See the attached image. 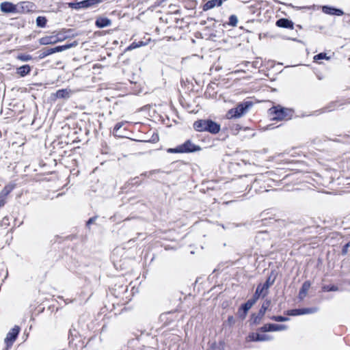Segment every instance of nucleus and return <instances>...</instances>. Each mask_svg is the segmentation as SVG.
<instances>
[{
	"label": "nucleus",
	"instance_id": "1",
	"mask_svg": "<svg viewBox=\"0 0 350 350\" xmlns=\"http://www.w3.org/2000/svg\"><path fill=\"white\" fill-rule=\"evenodd\" d=\"M193 129L198 132L207 131L217 134L220 131V125L211 120H199L193 123Z\"/></svg>",
	"mask_w": 350,
	"mask_h": 350
},
{
	"label": "nucleus",
	"instance_id": "2",
	"mask_svg": "<svg viewBox=\"0 0 350 350\" xmlns=\"http://www.w3.org/2000/svg\"><path fill=\"white\" fill-rule=\"evenodd\" d=\"M201 150L200 146L194 144L191 140H187L184 144L178 146L175 148H169L170 153H187L197 152Z\"/></svg>",
	"mask_w": 350,
	"mask_h": 350
},
{
	"label": "nucleus",
	"instance_id": "3",
	"mask_svg": "<svg viewBox=\"0 0 350 350\" xmlns=\"http://www.w3.org/2000/svg\"><path fill=\"white\" fill-rule=\"evenodd\" d=\"M269 113L273 116V120H283L290 119L292 116L291 109L281 107L280 106L273 107L269 109Z\"/></svg>",
	"mask_w": 350,
	"mask_h": 350
},
{
	"label": "nucleus",
	"instance_id": "4",
	"mask_svg": "<svg viewBox=\"0 0 350 350\" xmlns=\"http://www.w3.org/2000/svg\"><path fill=\"white\" fill-rule=\"evenodd\" d=\"M252 105L249 102L239 103L236 107L230 109L226 113L228 119L239 118L244 115Z\"/></svg>",
	"mask_w": 350,
	"mask_h": 350
},
{
	"label": "nucleus",
	"instance_id": "5",
	"mask_svg": "<svg viewBox=\"0 0 350 350\" xmlns=\"http://www.w3.org/2000/svg\"><path fill=\"white\" fill-rule=\"evenodd\" d=\"M273 280H271V278L269 277L264 284H258L254 295L256 299H258L260 296L262 297H265L268 294L269 288L273 284Z\"/></svg>",
	"mask_w": 350,
	"mask_h": 350
},
{
	"label": "nucleus",
	"instance_id": "6",
	"mask_svg": "<svg viewBox=\"0 0 350 350\" xmlns=\"http://www.w3.org/2000/svg\"><path fill=\"white\" fill-rule=\"evenodd\" d=\"M19 332L20 327L16 325L8 333L5 338V343L6 344L8 348L12 345Z\"/></svg>",
	"mask_w": 350,
	"mask_h": 350
},
{
	"label": "nucleus",
	"instance_id": "7",
	"mask_svg": "<svg viewBox=\"0 0 350 350\" xmlns=\"http://www.w3.org/2000/svg\"><path fill=\"white\" fill-rule=\"evenodd\" d=\"M287 328H288V327L285 325L267 323V324L264 325L262 327H261L260 328V330L262 332H278V331L285 330Z\"/></svg>",
	"mask_w": 350,
	"mask_h": 350
},
{
	"label": "nucleus",
	"instance_id": "8",
	"mask_svg": "<svg viewBox=\"0 0 350 350\" xmlns=\"http://www.w3.org/2000/svg\"><path fill=\"white\" fill-rule=\"evenodd\" d=\"M0 10L4 13H14L16 12V5L12 3L5 1L1 3Z\"/></svg>",
	"mask_w": 350,
	"mask_h": 350
},
{
	"label": "nucleus",
	"instance_id": "9",
	"mask_svg": "<svg viewBox=\"0 0 350 350\" xmlns=\"http://www.w3.org/2000/svg\"><path fill=\"white\" fill-rule=\"evenodd\" d=\"M258 299L254 296L252 299H249L245 304L241 306V308L243 309V314H240V318L244 319L246 317V314L248 310L254 306V304L256 302Z\"/></svg>",
	"mask_w": 350,
	"mask_h": 350
},
{
	"label": "nucleus",
	"instance_id": "10",
	"mask_svg": "<svg viewBox=\"0 0 350 350\" xmlns=\"http://www.w3.org/2000/svg\"><path fill=\"white\" fill-rule=\"evenodd\" d=\"M249 338L252 341H267L271 340L272 339V337L267 334L252 333L250 334Z\"/></svg>",
	"mask_w": 350,
	"mask_h": 350
},
{
	"label": "nucleus",
	"instance_id": "11",
	"mask_svg": "<svg viewBox=\"0 0 350 350\" xmlns=\"http://www.w3.org/2000/svg\"><path fill=\"white\" fill-rule=\"evenodd\" d=\"M224 0H209L203 5V10L207 11L215 7H220L223 4Z\"/></svg>",
	"mask_w": 350,
	"mask_h": 350
},
{
	"label": "nucleus",
	"instance_id": "12",
	"mask_svg": "<svg viewBox=\"0 0 350 350\" xmlns=\"http://www.w3.org/2000/svg\"><path fill=\"white\" fill-rule=\"evenodd\" d=\"M271 305V300L270 299H266L262 304V306L259 310L258 312V317H257L255 320L254 323H257L258 321L257 319H259V320L265 315L266 311L269 308V307Z\"/></svg>",
	"mask_w": 350,
	"mask_h": 350
},
{
	"label": "nucleus",
	"instance_id": "13",
	"mask_svg": "<svg viewBox=\"0 0 350 350\" xmlns=\"http://www.w3.org/2000/svg\"><path fill=\"white\" fill-rule=\"evenodd\" d=\"M323 11L327 14L331 15H336V16H342L344 14V12L340 9H337L332 7L324 6L323 8Z\"/></svg>",
	"mask_w": 350,
	"mask_h": 350
},
{
	"label": "nucleus",
	"instance_id": "14",
	"mask_svg": "<svg viewBox=\"0 0 350 350\" xmlns=\"http://www.w3.org/2000/svg\"><path fill=\"white\" fill-rule=\"evenodd\" d=\"M57 39L54 34L42 37L40 39V43L42 45L52 44L57 43Z\"/></svg>",
	"mask_w": 350,
	"mask_h": 350
},
{
	"label": "nucleus",
	"instance_id": "15",
	"mask_svg": "<svg viewBox=\"0 0 350 350\" xmlns=\"http://www.w3.org/2000/svg\"><path fill=\"white\" fill-rule=\"evenodd\" d=\"M111 21L105 17H99L96 21V25L99 28H103L111 25Z\"/></svg>",
	"mask_w": 350,
	"mask_h": 350
},
{
	"label": "nucleus",
	"instance_id": "16",
	"mask_svg": "<svg viewBox=\"0 0 350 350\" xmlns=\"http://www.w3.org/2000/svg\"><path fill=\"white\" fill-rule=\"evenodd\" d=\"M276 25L278 27H284V28H289V29L293 28V22L286 18H280V19L278 20L276 22Z\"/></svg>",
	"mask_w": 350,
	"mask_h": 350
},
{
	"label": "nucleus",
	"instance_id": "17",
	"mask_svg": "<svg viewBox=\"0 0 350 350\" xmlns=\"http://www.w3.org/2000/svg\"><path fill=\"white\" fill-rule=\"evenodd\" d=\"M310 287V283L308 281L304 282L299 293V297L300 299H303L306 296Z\"/></svg>",
	"mask_w": 350,
	"mask_h": 350
},
{
	"label": "nucleus",
	"instance_id": "18",
	"mask_svg": "<svg viewBox=\"0 0 350 350\" xmlns=\"http://www.w3.org/2000/svg\"><path fill=\"white\" fill-rule=\"evenodd\" d=\"M72 91L68 89H62L56 92V96L59 98H68L71 95Z\"/></svg>",
	"mask_w": 350,
	"mask_h": 350
},
{
	"label": "nucleus",
	"instance_id": "19",
	"mask_svg": "<svg viewBox=\"0 0 350 350\" xmlns=\"http://www.w3.org/2000/svg\"><path fill=\"white\" fill-rule=\"evenodd\" d=\"M31 71V67L29 65H24L17 68L16 73L21 77H25Z\"/></svg>",
	"mask_w": 350,
	"mask_h": 350
},
{
	"label": "nucleus",
	"instance_id": "20",
	"mask_svg": "<svg viewBox=\"0 0 350 350\" xmlns=\"http://www.w3.org/2000/svg\"><path fill=\"white\" fill-rule=\"evenodd\" d=\"M78 44L77 42L75 41L70 44H64L62 46H57L55 47L56 53L61 52L72 47L76 46Z\"/></svg>",
	"mask_w": 350,
	"mask_h": 350
},
{
	"label": "nucleus",
	"instance_id": "21",
	"mask_svg": "<svg viewBox=\"0 0 350 350\" xmlns=\"http://www.w3.org/2000/svg\"><path fill=\"white\" fill-rule=\"evenodd\" d=\"M55 53H56L55 47L45 48L40 51L39 57L42 59Z\"/></svg>",
	"mask_w": 350,
	"mask_h": 350
},
{
	"label": "nucleus",
	"instance_id": "22",
	"mask_svg": "<svg viewBox=\"0 0 350 350\" xmlns=\"http://www.w3.org/2000/svg\"><path fill=\"white\" fill-rule=\"evenodd\" d=\"M14 186L12 185H6L4 188L1 191L0 196H3L5 198H7L8 194L13 190Z\"/></svg>",
	"mask_w": 350,
	"mask_h": 350
},
{
	"label": "nucleus",
	"instance_id": "23",
	"mask_svg": "<svg viewBox=\"0 0 350 350\" xmlns=\"http://www.w3.org/2000/svg\"><path fill=\"white\" fill-rule=\"evenodd\" d=\"M146 44H147V43L144 42L143 41H139L137 42H133L132 44H131L127 47V50L128 51H131L133 49H137V48L142 46H145Z\"/></svg>",
	"mask_w": 350,
	"mask_h": 350
},
{
	"label": "nucleus",
	"instance_id": "24",
	"mask_svg": "<svg viewBox=\"0 0 350 350\" xmlns=\"http://www.w3.org/2000/svg\"><path fill=\"white\" fill-rule=\"evenodd\" d=\"M68 5L70 8L79 10L81 8H86V6H85V4H83V1L78 3H69Z\"/></svg>",
	"mask_w": 350,
	"mask_h": 350
},
{
	"label": "nucleus",
	"instance_id": "25",
	"mask_svg": "<svg viewBox=\"0 0 350 350\" xmlns=\"http://www.w3.org/2000/svg\"><path fill=\"white\" fill-rule=\"evenodd\" d=\"M319 310L317 307H312V308H301V314H312L317 312Z\"/></svg>",
	"mask_w": 350,
	"mask_h": 350
},
{
	"label": "nucleus",
	"instance_id": "26",
	"mask_svg": "<svg viewBox=\"0 0 350 350\" xmlns=\"http://www.w3.org/2000/svg\"><path fill=\"white\" fill-rule=\"evenodd\" d=\"M102 2V0H84L83 4L86 8H90Z\"/></svg>",
	"mask_w": 350,
	"mask_h": 350
},
{
	"label": "nucleus",
	"instance_id": "27",
	"mask_svg": "<svg viewBox=\"0 0 350 350\" xmlns=\"http://www.w3.org/2000/svg\"><path fill=\"white\" fill-rule=\"evenodd\" d=\"M46 19L44 16H38L36 18V24L38 27H44L46 25Z\"/></svg>",
	"mask_w": 350,
	"mask_h": 350
},
{
	"label": "nucleus",
	"instance_id": "28",
	"mask_svg": "<svg viewBox=\"0 0 350 350\" xmlns=\"http://www.w3.org/2000/svg\"><path fill=\"white\" fill-rule=\"evenodd\" d=\"M269 319L278 322H284L289 320V318L282 316H272L270 317Z\"/></svg>",
	"mask_w": 350,
	"mask_h": 350
},
{
	"label": "nucleus",
	"instance_id": "29",
	"mask_svg": "<svg viewBox=\"0 0 350 350\" xmlns=\"http://www.w3.org/2000/svg\"><path fill=\"white\" fill-rule=\"evenodd\" d=\"M208 350H224V345L220 343L214 342L211 345Z\"/></svg>",
	"mask_w": 350,
	"mask_h": 350
},
{
	"label": "nucleus",
	"instance_id": "30",
	"mask_svg": "<svg viewBox=\"0 0 350 350\" xmlns=\"http://www.w3.org/2000/svg\"><path fill=\"white\" fill-rule=\"evenodd\" d=\"M238 23V18L235 15H231L229 17L228 25L232 27H236Z\"/></svg>",
	"mask_w": 350,
	"mask_h": 350
},
{
	"label": "nucleus",
	"instance_id": "31",
	"mask_svg": "<svg viewBox=\"0 0 350 350\" xmlns=\"http://www.w3.org/2000/svg\"><path fill=\"white\" fill-rule=\"evenodd\" d=\"M17 59L23 62H27L31 59V56L27 54H21L17 56Z\"/></svg>",
	"mask_w": 350,
	"mask_h": 350
},
{
	"label": "nucleus",
	"instance_id": "32",
	"mask_svg": "<svg viewBox=\"0 0 350 350\" xmlns=\"http://www.w3.org/2000/svg\"><path fill=\"white\" fill-rule=\"evenodd\" d=\"M322 289L323 291H327V292L328 291H337L338 290V286H334V285H332V286L325 285L323 286Z\"/></svg>",
	"mask_w": 350,
	"mask_h": 350
},
{
	"label": "nucleus",
	"instance_id": "33",
	"mask_svg": "<svg viewBox=\"0 0 350 350\" xmlns=\"http://www.w3.org/2000/svg\"><path fill=\"white\" fill-rule=\"evenodd\" d=\"M329 59V57L327 56L326 53H319L318 55H316L314 57V61H317L319 59Z\"/></svg>",
	"mask_w": 350,
	"mask_h": 350
},
{
	"label": "nucleus",
	"instance_id": "34",
	"mask_svg": "<svg viewBox=\"0 0 350 350\" xmlns=\"http://www.w3.org/2000/svg\"><path fill=\"white\" fill-rule=\"evenodd\" d=\"M54 36H55V38L57 40V42H62V41L64 40L66 38L64 33H60V32H59L56 34H54Z\"/></svg>",
	"mask_w": 350,
	"mask_h": 350
},
{
	"label": "nucleus",
	"instance_id": "35",
	"mask_svg": "<svg viewBox=\"0 0 350 350\" xmlns=\"http://www.w3.org/2000/svg\"><path fill=\"white\" fill-rule=\"evenodd\" d=\"M301 309H295L288 311V315H301Z\"/></svg>",
	"mask_w": 350,
	"mask_h": 350
},
{
	"label": "nucleus",
	"instance_id": "36",
	"mask_svg": "<svg viewBox=\"0 0 350 350\" xmlns=\"http://www.w3.org/2000/svg\"><path fill=\"white\" fill-rule=\"evenodd\" d=\"M123 125H124L123 122H118L113 128V133H116Z\"/></svg>",
	"mask_w": 350,
	"mask_h": 350
},
{
	"label": "nucleus",
	"instance_id": "37",
	"mask_svg": "<svg viewBox=\"0 0 350 350\" xmlns=\"http://www.w3.org/2000/svg\"><path fill=\"white\" fill-rule=\"evenodd\" d=\"M349 247H350V242L347 243V244H345L343 246V248H342V254H346L347 253L348 249H349Z\"/></svg>",
	"mask_w": 350,
	"mask_h": 350
},
{
	"label": "nucleus",
	"instance_id": "38",
	"mask_svg": "<svg viewBox=\"0 0 350 350\" xmlns=\"http://www.w3.org/2000/svg\"><path fill=\"white\" fill-rule=\"evenodd\" d=\"M5 202H6V198L0 196V208L4 206V204H5Z\"/></svg>",
	"mask_w": 350,
	"mask_h": 350
},
{
	"label": "nucleus",
	"instance_id": "39",
	"mask_svg": "<svg viewBox=\"0 0 350 350\" xmlns=\"http://www.w3.org/2000/svg\"><path fill=\"white\" fill-rule=\"evenodd\" d=\"M96 218L95 217H92L90 218L88 222H87V225H90V224H92L93 222H94Z\"/></svg>",
	"mask_w": 350,
	"mask_h": 350
},
{
	"label": "nucleus",
	"instance_id": "40",
	"mask_svg": "<svg viewBox=\"0 0 350 350\" xmlns=\"http://www.w3.org/2000/svg\"><path fill=\"white\" fill-rule=\"evenodd\" d=\"M237 314H238L239 317H240V314H243V309L241 308H240L239 309Z\"/></svg>",
	"mask_w": 350,
	"mask_h": 350
},
{
	"label": "nucleus",
	"instance_id": "41",
	"mask_svg": "<svg viewBox=\"0 0 350 350\" xmlns=\"http://www.w3.org/2000/svg\"><path fill=\"white\" fill-rule=\"evenodd\" d=\"M232 320H233V317H228V321H232Z\"/></svg>",
	"mask_w": 350,
	"mask_h": 350
}]
</instances>
